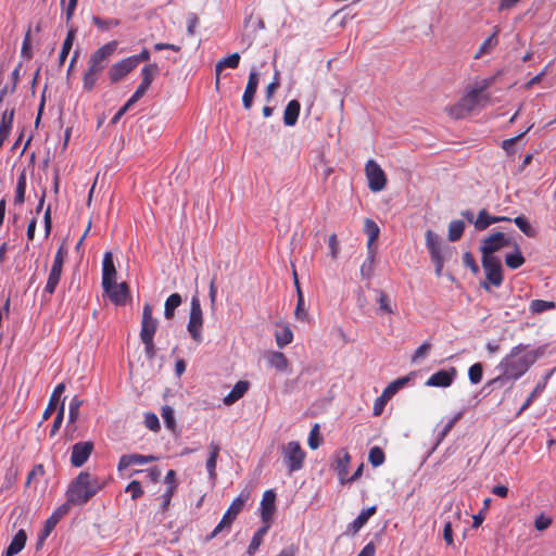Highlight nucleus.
Masks as SVG:
<instances>
[{
  "mask_svg": "<svg viewBox=\"0 0 556 556\" xmlns=\"http://www.w3.org/2000/svg\"><path fill=\"white\" fill-rule=\"evenodd\" d=\"M341 453L342 455L339 456L337 460V469L339 471V475L344 476L348 472L351 456L346 451H342Z\"/></svg>",
  "mask_w": 556,
  "mask_h": 556,
  "instance_id": "bf43d9fd",
  "label": "nucleus"
},
{
  "mask_svg": "<svg viewBox=\"0 0 556 556\" xmlns=\"http://www.w3.org/2000/svg\"><path fill=\"white\" fill-rule=\"evenodd\" d=\"M152 305L146 303L142 309L140 339H153L157 329L159 321L153 317Z\"/></svg>",
  "mask_w": 556,
  "mask_h": 556,
  "instance_id": "f8f14e48",
  "label": "nucleus"
},
{
  "mask_svg": "<svg viewBox=\"0 0 556 556\" xmlns=\"http://www.w3.org/2000/svg\"><path fill=\"white\" fill-rule=\"evenodd\" d=\"M64 391H65V384L63 382L55 386V388L53 389V391L50 395L48 405H47L46 409L43 410V414H42L43 421L48 420L51 417V415L53 414V412L56 409L58 403H59Z\"/></svg>",
  "mask_w": 556,
  "mask_h": 556,
  "instance_id": "393cba45",
  "label": "nucleus"
},
{
  "mask_svg": "<svg viewBox=\"0 0 556 556\" xmlns=\"http://www.w3.org/2000/svg\"><path fill=\"white\" fill-rule=\"evenodd\" d=\"M104 486V479L88 471H80L68 484L64 504H70V508L72 506H84Z\"/></svg>",
  "mask_w": 556,
  "mask_h": 556,
  "instance_id": "f03ea898",
  "label": "nucleus"
},
{
  "mask_svg": "<svg viewBox=\"0 0 556 556\" xmlns=\"http://www.w3.org/2000/svg\"><path fill=\"white\" fill-rule=\"evenodd\" d=\"M144 425L148 429L152 431H157L160 429V421L157 416L154 413H148L144 416Z\"/></svg>",
  "mask_w": 556,
  "mask_h": 556,
  "instance_id": "338daca9",
  "label": "nucleus"
},
{
  "mask_svg": "<svg viewBox=\"0 0 556 556\" xmlns=\"http://www.w3.org/2000/svg\"><path fill=\"white\" fill-rule=\"evenodd\" d=\"M21 70H22V63L20 62L16 65V67L14 68V71L12 72V86L11 87L4 86L3 89L0 91V101L3 100V97L7 93H13L15 91L16 86L20 81Z\"/></svg>",
  "mask_w": 556,
  "mask_h": 556,
  "instance_id": "09e8293b",
  "label": "nucleus"
},
{
  "mask_svg": "<svg viewBox=\"0 0 556 556\" xmlns=\"http://www.w3.org/2000/svg\"><path fill=\"white\" fill-rule=\"evenodd\" d=\"M491 85L489 79H484L479 84H476L464 97L459 99L462 105L467 110L468 113L472 112L475 108L481 101V94Z\"/></svg>",
  "mask_w": 556,
  "mask_h": 556,
  "instance_id": "9b49d317",
  "label": "nucleus"
},
{
  "mask_svg": "<svg viewBox=\"0 0 556 556\" xmlns=\"http://www.w3.org/2000/svg\"><path fill=\"white\" fill-rule=\"evenodd\" d=\"M161 415L164 419L166 427L173 430L175 428V417L173 408L169 406H164L162 408Z\"/></svg>",
  "mask_w": 556,
  "mask_h": 556,
  "instance_id": "0e129e2a",
  "label": "nucleus"
},
{
  "mask_svg": "<svg viewBox=\"0 0 556 556\" xmlns=\"http://www.w3.org/2000/svg\"><path fill=\"white\" fill-rule=\"evenodd\" d=\"M364 232L368 237L367 241V251L377 252V247L375 245V241L378 239L380 229L377 223L370 218H366L364 223Z\"/></svg>",
  "mask_w": 556,
  "mask_h": 556,
  "instance_id": "c85d7f7f",
  "label": "nucleus"
},
{
  "mask_svg": "<svg viewBox=\"0 0 556 556\" xmlns=\"http://www.w3.org/2000/svg\"><path fill=\"white\" fill-rule=\"evenodd\" d=\"M426 245L435 266V275L440 277L443 269V256L439 236L432 230L426 231Z\"/></svg>",
  "mask_w": 556,
  "mask_h": 556,
  "instance_id": "9d476101",
  "label": "nucleus"
},
{
  "mask_svg": "<svg viewBox=\"0 0 556 556\" xmlns=\"http://www.w3.org/2000/svg\"><path fill=\"white\" fill-rule=\"evenodd\" d=\"M465 224L460 219L452 220L448 225V240L455 242L459 240L464 233Z\"/></svg>",
  "mask_w": 556,
  "mask_h": 556,
  "instance_id": "79ce46f5",
  "label": "nucleus"
},
{
  "mask_svg": "<svg viewBox=\"0 0 556 556\" xmlns=\"http://www.w3.org/2000/svg\"><path fill=\"white\" fill-rule=\"evenodd\" d=\"M93 443L91 441H81L75 443L72 447L71 464L73 467H81L90 457L93 451Z\"/></svg>",
  "mask_w": 556,
  "mask_h": 556,
  "instance_id": "ddd939ff",
  "label": "nucleus"
},
{
  "mask_svg": "<svg viewBox=\"0 0 556 556\" xmlns=\"http://www.w3.org/2000/svg\"><path fill=\"white\" fill-rule=\"evenodd\" d=\"M181 302L182 299L179 293L170 294L165 301L164 317L166 319H172L175 315L176 308L180 306Z\"/></svg>",
  "mask_w": 556,
  "mask_h": 556,
  "instance_id": "f704fd0d",
  "label": "nucleus"
},
{
  "mask_svg": "<svg viewBox=\"0 0 556 556\" xmlns=\"http://www.w3.org/2000/svg\"><path fill=\"white\" fill-rule=\"evenodd\" d=\"M281 455L289 475L303 468L306 453L298 441H290L283 444L281 446Z\"/></svg>",
  "mask_w": 556,
  "mask_h": 556,
  "instance_id": "20e7f679",
  "label": "nucleus"
},
{
  "mask_svg": "<svg viewBox=\"0 0 556 556\" xmlns=\"http://www.w3.org/2000/svg\"><path fill=\"white\" fill-rule=\"evenodd\" d=\"M92 23L100 30H109L121 25V21L117 18H102L97 15L92 16Z\"/></svg>",
  "mask_w": 556,
  "mask_h": 556,
  "instance_id": "49530a36",
  "label": "nucleus"
},
{
  "mask_svg": "<svg viewBox=\"0 0 556 556\" xmlns=\"http://www.w3.org/2000/svg\"><path fill=\"white\" fill-rule=\"evenodd\" d=\"M21 56L26 60H30L33 58L30 29H28L24 36Z\"/></svg>",
  "mask_w": 556,
  "mask_h": 556,
  "instance_id": "4d7b16f0",
  "label": "nucleus"
},
{
  "mask_svg": "<svg viewBox=\"0 0 556 556\" xmlns=\"http://www.w3.org/2000/svg\"><path fill=\"white\" fill-rule=\"evenodd\" d=\"M115 305H125L129 298V288L126 282L112 283L111 288L103 289Z\"/></svg>",
  "mask_w": 556,
  "mask_h": 556,
  "instance_id": "6ab92c4d",
  "label": "nucleus"
},
{
  "mask_svg": "<svg viewBox=\"0 0 556 556\" xmlns=\"http://www.w3.org/2000/svg\"><path fill=\"white\" fill-rule=\"evenodd\" d=\"M239 62H240V54L237 52H235L217 62V64L215 66L216 88H218V86H219V75H220V72L223 71V68H225V67L237 68L239 66Z\"/></svg>",
  "mask_w": 556,
  "mask_h": 556,
  "instance_id": "2f4dec72",
  "label": "nucleus"
},
{
  "mask_svg": "<svg viewBox=\"0 0 556 556\" xmlns=\"http://www.w3.org/2000/svg\"><path fill=\"white\" fill-rule=\"evenodd\" d=\"M258 86V73L255 68H252L249 78L248 84L245 86V90L242 96V103L245 110H250L253 104V99L256 93Z\"/></svg>",
  "mask_w": 556,
  "mask_h": 556,
  "instance_id": "412c9836",
  "label": "nucleus"
},
{
  "mask_svg": "<svg viewBox=\"0 0 556 556\" xmlns=\"http://www.w3.org/2000/svg\"><path fill=\"white\" fill-rule=\"evenodd\" d=\"M25 192H26V176L24 173H22L16 182V189H15V197H14V204L21 205L25 201Z\"/></svg>",
  "mask_w": 556,
  "mask_h": 556,
  "instance_id": "c03bdc74",
  "label": "nucleus"
},
{
  "mask_svg": "<svg viewBox=\"0 0 556 556\" xmlns=\"http://www.w3.org/2000/svg\"><path fill=\"white\" fill-rule=\"evenodd\" d=\"M26 541L27 534L25 530H18L2 556H14L18 554L25 547Z\"/></svg>",
  "mask_w": 556,
  "mask_h": 556,
  "instance_id": "cd10ccee",
  "label": "nucleus"
},
{
  "mask_svg": "<svg viewBox=\"0 0 556 556\" xmlns=\"http://www.w3.org/2000/svg\"><path fill=\"white\" fill-rule=\"evenodd\" d=\"M500 33L498 26L494 27V31L481 43L475 59H480L484 54H489L498 45L497 35Z\"/></svg>",
  "mask_w": 556,
  "mask_h": 556,
  "instance_id": "473e14b6",
  "label": "nucleus"
},
{
  "mask_svg": "<svg viewBox=\"0 0 556 556\" xmlns=\"http://www.w3.org/2000/svg\"><path fill=\"white\" fill-rule=\"evenodd\" d=\"M276 343L279 348L290 344L293 340V333L289 326H283L282 329L275 334Z\"/></svg>",
  "mask_w": 556,
  "mask_h": 556,
  "instance_id": "de8ad7c7",
  "label": "nucleus"
},
{
  "mask_svg": "<svg viewBox=\"0 0 556 556\" xmlns=\"http://www.w3.org/2000/svg\"><path fill=\"white\" fill-rule=\"evenodd\" d=\"M446 112L454 119H462L469 114L459 101L446 108Z\"/></svg>",
  "mask_w": 556,
  "mask_h": 556,
  "instance_id": "5fc2aeb1",
  "label": "nucleus"
},
{
  "mask_svg": "<svg viewBox=\"0 0 556 556\" xmlns=\"http://www.w3.org/2000/svg\"><path fill=\"white\" fill-rule=\"evenodd\" d=\"M134 70L132 61L128 58L114 63L108 72L111 84H116Z\"/></svg>",
  "mask_w": 556,
  "mask_h": 556,
  "instance_id": "dca6fc26",
  "label": "nucleus"
},
{
  "mask_svg": "<svg viewBox=\"0 0 556 556\" xmlns=\"http://www.w3.org/2000/svg\"><path fill=\"white\" fill-rule=\"evenodd\" d=\"M103 71L104 68L101 66L91 63L89 60L87 61V70L83 75V88L85 91L90 92L93 90Z\"/></svg>",
  "mask_w": 556,
  "mask_h": 556,
  "instance_id": "aec40b11",
  "label": "nucleus"
},
{
  "mask_svg": "<svg viewBox=\"0 0 556 556\" xmlns=\"http://www.w3.org/2000/svg\"><path fill=\"white\" fill-rule=\"evenodd\" d=\"M365 175L368 180V188L372 192H379L384 189L387 185V176L376 161H367L365 164Z\"/></svg>",
  "mask_w": 556,
  "mask_h": 556,
  "instance_id": "6e6552de",
  "label": "nucleus"
},
{
  "mask_svg": "<svg viewBox=\"0 0 556 556\" xmlns=\"http://www.w3.org/2000/svg\"><path fill=\"white\" fill-rule=\"evenodd\" d=\"M268 364L277 370L285 371L289 367V361L282 352H271L267 356Z\"/></svg>",
  "mask_w": 556,
  "mask_h": 556,
  "instance_id": "c9c22d12",
  "label": "nucleus"
},
{
  "mask_svg": "<svg viewBox=\"0 0 556 556\" xmlns=\"http://www.w3.org/2000/svg\"><path fill=\"white\" fill-rule=\"evenodd\" d=\"M526 260L518 247H516L515 252L509 253L505 256V264L510 269H517L525 264Z\"/></svg>",
  "mask_w": 556,
  "mask_h": 556,
  "instance_id": "ea45409f",
  "label": "nucleus"
},
{
  "mask_svg": "<svg viewBox=\"0 0 556 556\" xmlns=\"http://www.w3.org/2000/svg\"><path fill=\"white\" fill-rule=\"evenodd\" d=\"M250 497V490L241 491V493L231 502L228 509L223 515V518L219 521V523L214 528V530L208 535H206L205 542H208L220 534L230 533L233 521L237 519L238 515L243 510Z\"/></svg>",
  "mask_w": 556,
  "mask_h": 556,
  "instance_id": "7ed1b4c3",
  "label": "nucleus"
},
{
  "mask_svg": "<svg viewBox=\"0 0 556 556\" xmlns=\"http://www.w3.org/2000/svg\"><path fill=\"white\" fill-rule=\"evenodd\" d=\"M14 109L5 110L0 121V149L9 138L14 119Z\"/></svg>",
  "mask_w": 556,
  "mask_h": 556,
  "instance_id": "a878e982",
  "label": "nucleus"
},
{
  "mask_svg": "<svg viewBox=\"0 0 556 556\" xmlns=\"http://www.w3.org/2000/svg\"><path fill=\"white\" fill-rule=\"evenodd\" d=\"M481 262L486 279V281L481 283V287L486 291L490 290V285L500 287L503 282L501 261L497 257H482Z\"/></svg>",
  "mask_w": 556,
  "mask_h": 556,
  "instance_id": "0eeeda50",
  "label": "nucleus"
},
{
  "mask_svg": "<svg viewBox=\"0 0 556 556\" xmlns=\"http://www.w3.org/2000/svg\"><path fill=\"white\" fill-rule=\"evenodd\" d=\"M457 375V370L455 367H451L450 369H441L433 375H431L426 381L427 387H437V388H447L452 386Z\"/></svg>",
  "mask_w": 556,
  "mask_h": 556,
  "instance_id": "2eb2a0df",
  "label": "nucleus"
},
{
  "mask_svg": "<svg viewBox=\"0 0 556 556\" xmlns=\"http://www.w3.org/2000/svg\"><path fill=\"white\" fill-rule=\"evenodd\" d=\"M210 455L206 459V470L212 480L216 479V465H217V458L220 452V446L217 442L212 441L210 443Z\"/></svg>",
  "mask_w": 556,
  "mask_h": 556,
  "instance_id": "c756f323",
  "label": "nucleus"
},
{
  "mask_svg": "<svg viewBox=\"0 0 556 556\" xmlns=\"http://www.w3.org/2000/svg\"><path fill=\"white\" fill-rule=\"evenodd\" d=\"M541 349L527 350V345L518 344L501 361L498 367L502 375L492 379L489 384L502 382L504 379L517 380L542 356Z\"/></svg>",
  "mask_w": 556,
  "mask_h": 556,
  "instance_id": "f257e3e1",
  "label": "nucleus"
},
{
  "mask_svg": "<svg viewBox=\"0 0 556 556\" xmlns=\"http://www.w3.org/2000/svg\"><path fill=\"white\" fill-rule=\"evenodd\" d=\"M307 443L312 450H316L320 445L321 439L319 437V426L317 424L311 429Z\"/></svg>",
  "mask_w": 556,
  "mask_h": 556,
  "instance_id": "052dcab7",
  "label": "nucleus"
},
{
  "mask_svg": "<svg viewBox=\"0 0 556 556\" xmlns=\"http://www.w3.org/2000/svg\"><path fill=\"white\" fill-rule=\"evenodd\" d=\"M483 377V365L481 363H475L468 369V378L472 384L481 382Z\"/></svg>",
  "mask_w": 556,
  "mask_h": 556,
  "instance_id": "864d4df0",
  "label": "nucleus"
},
{
  "mask_svg": "<svg viewBox=\"0 0 556 556\" xmlns=\"http://www.w3.org/2000/svg\"><path fill=\"white\" fill-rule=\"evenodd\" d=\"M159 73H160V68H159L157 64H155V63H151V64L143 66L141 70V75H142L141 83L143 85L151 86L154 77L156 75H159Z\"/></svg>",
  "mask_w": 556,
  "mask_h": 556,
  "instance_id": "37998d69",
  "label": "nucleus"
},
{
  "mask_svg": "<svg viewBox=\"0 0 556 556\" xmlns=\"http://www.w3.org/2000/svg\"><path fill=\"white\" fill-rule=\"evenodd\" d=\"M494 217L488 213L485 208L479 211L476 220L473 222L475 228L479 231L485 230L492 224H495Z\"/></svg>",
  "mask_w": 556,
  "mask_h": 556,
  "instance_id": "e433bc0d",
  "label": "nucleus"
},
{
  "mask_svg": "<svg viewBox=\"0 0 556 556\" xmlns=\"http://www.w3.org/2000/svg\"><path fill=\"white\" fill-rule=\"evenodd\" d=\"M368 460L374 467L381 466L386 460L384 452L379 446H374L369 451Z\"/></svg>",
  "mask_w": 556,
  "mask_h": 556,
  "instance_id": "603ef678",
  "label": "nucleus"
},
{
  "mask_svg": "<svg viewBox=\"0 0 556 556\" xmlns=\"http://www.w3.org/2000/svg\"><path fill=\"white\" fill-rule=\"evenodd\" d=\"M552 525V519L544 514L539 515L534 520V527L538 531H544Z\"/></svg>",
  "mask_w": 556,
  "mask_h": 556,
  "instance_id": "774afa93",
  "label": "nucleus"
},
{
  "mask_svg": "<svg viewBox=\"0 0 556 556\" xmlns=\"http://www.w3.org/2000/svg\"><path fill=\"white\" fill-rule=\"evenodd\" d=\"M116 282V269L111 252H105L102 261V288L109 289Z\"/></svg>",
  "mask_w": 556,
  "mask_h": 556,
  "instance_id": "a211bd4d",
  "label": "nucleus"
},
{
  "mask_svg": "<svg viewBox=\"0 0 556 556\" xmlns=\"http://www.w3.org/2000/svg\"><path fill=\"white\" fill-rule=\"evenodd\" d=\"M203 312L200 300L197 296H193L190 304L187 330L192 340L197 343H201L203 341Z\"/></svg>",
  "mask_w": 556,
  "mask_h": 556,
  "instance_id": "423d86ee",
  "label": "nucleus"
},
{
  "mask_svg": "<svg viewBox=\"0 0 556 556\" xmlns=\"http://www.w3.org/2000/svg\"><path fill=\"white\" fill-rule=\"evenodd\" d=\"M66 256L67 250L64 247V244H62L59 247L54 255L53 263L47 279V283L43 289V294H48L49 296H51L55 292L62 276V270Z\"/></svg>",
  "mask_w": 556,
  "mask_h": 556,
  "instance_id": "39448f33",
  "label": "nucleus"
},
{
  "mask_svg": "<svg viewBox=\"0 0 556 556\" xmlns=\"http://www.w3.org/2000/svg\"><path fill=\"white\" fill-rule=\"evenodd\" d=\"M269 527V523H265L254 533L248 547L249 555H253L258 549L260 545L262 544L263 538L267 533Z\"/></svg>",
  "mask_w": 556,
  "mask_h": 556,
  "instance_id": "4c0bfd02",
  "label": "nucleus"
},
{
  "mask_svg": "<svg viewBox=\"0 0 556 556\" xmlns=\"http://www.w3.org/2000/svg\"><path fill=\"white\" fill-rule=\"evenodd\" d=\"M376 254L377 252L375 251H367V258L361 266V276L363 279H369L372 276Z\"/></svg>",
  "mask_w": 556,
  "mask_h": 556,
  "instance_id": "58836bf2",
  "label": "nucleus"
},
{
  "mask_svg": "<svg viewBox=\"0 0 556 556\" xmlns=\"http://www.w3.org/2000/svg\"><path fill=\"white\" fill-rule=\"evenodd\" d=\"M552 372L549 374H546L544 377H542V379L536 383V386L534 387V389L532 390V392L530 393L532 395V397H534L535 400L544 392L545 388H546V384H547V381L551 377Z\"/></svg>",
  "mask_w": 556,
  "mask_h": 556,
  "instance_id": "69168bd1",
  "label": "nucleus"
},
{
  "mask_svg": "<svg viewBox=\"0 0 556 556\" xmlns=\"http://www.w3.org/2000/svg\"><path fill=\"white\" fill-rule=\"evenodd\" d=\"M275 501L276 494L273 490H267L263 494V498L261 502V517L265 523H269L274 513H275Z\"/></svg>",
  "mask_w": 556,
  "mask_h": 556,
  "instance_id": "5701e85b",
  "label": "nucleus"
},
{
  "mask_svg": "<svg viewBox=\"0 0 556 556\" xmlns=\"http://www.w3.org/2000/svg\"><path fill=\"white\" fill-rule=\"evenodd\" d=\"M301 111V104L298 100H291L283 112V123L286 126H294L298 122Z\"/></svg>",
  "mask_w": 556,
  "mask_h": 556,
  "instance_id": "7c9ffc66",
  "label": "nucleus"
},
{
  "mask_svg": "<svg viewBox=\"0 0 556 556\" xmlns=\"http://www.w3.org/2000/svg\"><path fill=\"white\" fill-rule=\"evenodd\" d=\"M409 381V377H401L396 380L389 383V386L383 390V397L391 399L400 389L407 384Z\"/></svg>",
  "mask_w": 556,
  "mask_h": 556,
  "instance_id": "a18cd8bd",
  "label": "nucleus"
},
{
  "mask_svg": "<svg viewBox=\"0 0 556 556\" xmlns=\"http://www.w3.org/2000/svg\"><path fill=\"white\" fill-rule=\"evenodd\" d=\"M84 401L81 399H79L78 396H74L71 402H70V406H68V421H67V427L66 429L70 427L71 424H75L79 417V409L83 405Z\"/></svg>",
  "mask_w": 556,
  "mask_h": 556,
  "instance_id": "a19ab883",
  "label": "nucleus"
},
{
  "mask_svg": "<svg viewBox=\"0 0 556 556\" xmlns=\"http://www.w3.org/2000/svg\"><path fill=\"white\" fill-rule=\"evenodd\" d=\"M377 511V506H370L361 511V514L349 525L348 530L352 534H356L368 521V519L374 516Z\"/></svg>",
  "mask_w": 556,
  "mask_h": 556,
  "instance_id": "bb28decb",
  "label": "nucleus"
},
{
  "mask_svg": "<svg viewBox=\"0 0 556 556\" xmlns=\"http://www.w3.org/2000/svg\"><path fill=\"white\" fill-rule=\"evenodd\" d=\"M76 36V29L71 27L67 31V35L63 41L62 49L59 55V64L60 66L64 64L66 58L68 56L71 49L73 47V42Z\"/></svg>",
  "mask_w": 556,
  "mask_h": 556,
  "instance_id": "72a5a7b5",
  "label": "nucleus"
},
{
  "mask_svg": "<svg viewBox=\"0 0 556 556\" xmlns=\"http://www.w3.org/2000/svg\"><path fill=\"white\" fill-rule=\"evenodd\" d=\"M553 308H555V303L552 301L533 300L530 303V311L533 314H540Z\"/></svg>",
  "mask_w": 556,
  "mask_h": 556,
  "instance_id": "3c124183",
  "label": "nucleus"
},
{
  "mask_svg": "<svg viewBox=\"0 0 556 556\" xmlns=\"http://www.w3.org/2000/svg\"><path fill=\"white\" fill-rule=\"evenodd\" d=\"M514 223L527 237L534 238L536 236L535 229L530 225L525 216L515 217Z\"/></svg>",
  "mask_w": 556,
  "mask_h": 556,
  "instance_id": "8fccbe9b",
  "label": "nucleus"
},
{
  "mask_svg": "<svg viewBox=\"0 0 556 556\" xmlns=\"http://www.w3.org/2000/svg\"><path fill=\"white\" fill-rule=\"evenodd\" d=\"M70 504H62L59 506L52 515L46 520L45 526L41 530V541H46L51 534L59 521L68 514Z\"/></svg>",
  "mask_w": 556,
  "mask_h": 556,
  "instance_id": "f3484780",
  "label": "nucleus"
},
{
  "mask_svg": "<svg viewBox=\"0 0 556 556\" xmlns=\"http://www.w3.org/2000/svg\"><path fill=\"white\" fill-rule=\"evenodd\" d=\"M510 244L504 232L496 231L484 238L480 245L482 257H495L493 254Z\"/></svg>",
  "mask_w": 556,
  "mask_h": 556,
  "instance_id": "1a4fd4ad",
  "label": "nucleus"
},
{
  "mask_svg": "<svg viewBox=\"0 0 556 556\" xmlns=\"http://www.w3.org/2000/svg\"><path fill=\"white\" fill-rule=\"evenodd\" d=\"M250 388V382L247 380H239L232 390L223 399V403L230 406L244 396Z\"/></svg>",
  "mask_w": 556,
  "mask_h": 556,
  "instance_id": "b1692460",
  "label": "nucleus"
},
{
  "mask_svg": "<svg viewBox=\"0 0 556 556\" xmlns=\"http://www.w3.org/2000/svg\"><path fill=\"white\" fill-rule=\"evenodd\" d=\"M378 304H379V308L381 311H383L384 313L387 314H393L394 313V309L390 303V299L388 296V294L383 291H379V296H378Z\"/></svg>",
  "mask_w": 556,
  "mask_h": 556,
  "instance_id": "680f3d73",
  "label": "nucleus"
},
{
  "mask_svg": "<svg viewBox=\"0 0 556 556\" xmlns=\"http://www.w3.org/2000/svg\"><path fill=\"white\" fill-rule=\"evenodd\" d=\"M118 47L117 40H112L98 48L90 56L89 61L96 65L101 66L105 70L109 64L111 56L115 53Z\"/></svg>",
  "mask_w": 556,
  "mask_h": 556,
  "instance_id": "4468645a",
  "label": "nucleus"
},
{
  "mask_svg": "<svg viewBox=\"0 0 556 556\" xmlns=\"http://www.w3.org/2000/svg\"><path fill=\"white\" fill-rule=\"evenodd\" d=\"M64 410H65V407H64V401L61 403L59 409H58V413H56V416L53 420V424H52V427H51V430H50V435L53 437L58 433V431L60 430L61 426H62V422H63V419H64Z\"/></svg>",
  "mask_w": 556,
  "mask_h": 556,
  "instance_id": "13d9d810",
  "label": "nucleus"
},
{
  "mask_svg": "<svg viewBox=\"0 0 556 556\" xmlns=\"http://www.w3.org/2000/svg\"><path fill=\"white\" fill-rule=\"evenodd\" d=\"M295 285H296V288H298V304H296V307H295V311H294V315H295L296 318L303 320V319L306 318L307 312L304 308V298H303L302 291H301V289L299 287V282H298L296 279H295Z\"/></svg>",
  "mask_w": 556,
  "mask_h": 556,
  "instance_id": "6e6d98bb",
  "label": "nucleus"
},
{
  "mask_svg": "<svg viewBox=\"0 0 556 556\" xmlns=\"http://www.w3.org/2000/svg\"><path fill=\"white\" fill-rule=\"evenodd\" d=\"M155 460H157V457L153 455L124 454L119 458L117 469L122 471L132 465H144Z\"/></svg>",
  "mask_w": 556,
  "mask_h": 556,
  "instance_id": "4be33fe9",
  "label": "nucleus"
},
{
  "mask_svg": "<svg viewBox=\"0 0 556 556\" xmlns=\"http://www.w3.org/2000/svg\"><path fill=\"white\" fill-rule=\"evenodd\" d=\"M125 491L131 493L132 500H137L143 495L141 483L137 480H132L131 482H129Z\"/></svg>",
  "mask_w": 556,
  "mask_h": 556,
  "instance_id": "e2e57ef3",
  "label": "nucleus"
}]
</instances>
